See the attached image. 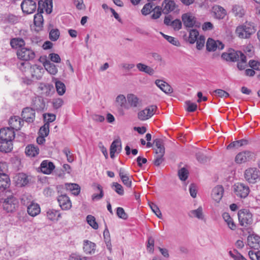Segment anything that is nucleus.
I'll list each match as a JSON object with an SVG mask.
<instances>
[{
    "label": "nucleus",
    "mask_w": 260,
    "mask_h": 260,
    "mask_svg": "<svg viewBox=\"0 0 260 260\" xmlns=\"http://www.w3.org/2000/svg\"><path fill=\"white\" fill-rule=\"evenodd\" d=\"M20 70L26 75H30L35 79H40L43 75V69L41 66L34 64L31 66L29 62H22L19 66Z\"/></svg>",
    "instance_id": "obj_1"
},
{
    "label": "nucleus",
    "mask_w": 260,
    "mask_h": 260,
    "mask_svg": "<svg viewBox=\"0 0 260 260\" xmlns=\"http://www.w3.org/2000/svg\"><path fill=\"white\" fill-rule=\"evenodd\" d=\"M153 144L155 146L154 164L159 166L164 161V154L165 148L164 140L162 139L157 138L154 140Z\"/></svg>",
    "instance_id": "obj_2"
},
{
    "label": "nucleus",
    "mask_w": 260,
    "mask_h": 260,
    "mask_svg": "<svg viewBox=\"0 0 260 260\" xmlns=\"http://www.w3.org/2000/svg\"><path fill=\"white\" fill-rule=\"evenodd\" d=\"M255 31L256 28L253 23L246 22L237 27L236 34L240 38L246 39L249 38Z\"/></svg>",
    "instance_id": "obj_3"
},
{
    "label": "nucleus",
    "mask_w": 260,
    "mask_h": 260,
    "mask_svg": "<svg viewBox=\"0 0 260 260\" xmlns=\"http://www.w3.org/2000/svg\"><path fill=\"white\" fill-rule=\"evenodd\" d=\"M2 203L4 209L8 213L15 211L19 206V200L15 196H8Z\"/></svg>",
    "instance_id": "obj_4"
},
{
    "label": "nucleus",
    "mask_w": 260,
    "mask_h": 260,
    "mask_svg": "<svg viewBox=\"0 0 260 260\" xmlns=\"http://www.w3.org/2000/svg\"><path fill=\"white\" fill-rule=\"evenodd\" d=\"M238 219L241 225L246 226L253 222L252 214L247 209L241 210L238 212Z\"/></svg>",
    "instance_id": "obj_5"
},
{
    "label": "nucleus",
    "mask_w": 260,
    "mask_h": 260,
    "mask_svg": "<svg viewBox=\"0 0 260 260\" xmlns=\"http://www.w3.org/2000/svg\"><path fill=\"white\" fill-rule=\"evenodd\" d=\"M17 55L21 60L28 61L34 59L36 54L32 49L23 47L17 50Z\"/></svg>",
    "instance_id": "obj_6"
},
{
    "label": "nucleus",
    "mask_w": 260,
    "mask_h": 260,
    "mask_svg": "<svg viewBox=\"0 0 260 260\" xmlns=\"http://www.w3.org/2000/svg\"><path fill=\"white\" fill-rule=\"evenodd\" d=\"M260 172L256 168H249L244 172L245 179L250 183H255L259 179Z\"/></svg>",
    "instance_id": "obj_7"
},
{
    "label": "nucleus",
    "mask_w": 260,
    "mask_h": 260,
    "mask_svg": "<svg viewBox=\"0 0 260 260\" xmlns=\"http://www.w3.org/2000/svg\"><path fill=\"white\" fill-rule=\"evenodd\" d=\"M155 105H151L138 113V118L141 121H145L150 118L154 114L157 109Z\"/></svg>",
    "instance_id": "obj_8"
},
{
    "label": "nucleus",
    "mask_w": 260,
    "mask_h": 260,
    "mask_svg": "<svg viewBox=\"0 0 260 260\" xmlns=\"http://www.w3.org/2000/svg\"><path fill=\"white\" fill-rule=\"evenodd\" d=\"M21 9L23 13L32 14L37 9V3L35 0H23L21 4Z\"/></svg>",
    "instance_id": "obj_9"
},
{
    "label": "nucleus",
    "mask_w": 260,
    "mask_h": 260,
    "mask_svg": "<svg viewBox=\"0 0 260 260\" xmlns=\"http://www.w3.org/2000/svg\"><path fill=\"white\" fill-rule=\"evenodd\" d=\"M21 202L23 205L27 206V212L30 216L35 217L40 213L41 209L38 204L32 201L28 204V202H25L24 198L21 199Z\"/></svg>",
    "instance_id": "obj_10"
},
{
    "label": "nucleus",
    "mask_w": 260,
    "mask_h": 260,
    "mask_svg": "<svg viewBox=\"0 0 260 260\" xmlns=\"http://www.w3.org/2000/svg\"><path fill=\"white\" fill-rule=\"evenodd\" d=\"M254 154L249 151L239 152L235 157V160L237 164H241L251 160Z\"/></svg>",
    "instance_id": "obj_11"
},
{
    "label": "nucleus",
    "mask_w": 260,
    "mask_h": 260,
    "mask_svg": "<svg viewBox=\"0 0 260 260\" xmlns=\"http://www.w3.org/2000/svg\"><path fill=\"white\" fill-rule=\"evenodd\" d=\"M243 53L241 51H236L234 50H230L229 52H224L222 54L221 57L227 61H237L239 60Z\"/></svg>",
    "instance_id": "obj_12"
},
{
    "label": "nucleus",
    "mask_w": 260,
    "mask_h": 260,
    "mask_svg": "<svg viewBox=\"0 0 260 260\" xmlns=\"http://www.w3.org/2000/svg\"><path fill=\"white\" fill-rule=\"evenodd\" d=\"M224 46L221 42L218 40L215 41L211 38H209L206 43V49L209 52L214 51L217 49L222 50Z\"/></svg>",
    "instance_id": "obj_13"
},
{
    "label": "nucleus",
    "mask_w": 260,
    "mask_h": 260,
    "mask_svg": "<svg viewBox=\"0 0 260 260\" xmlns=\"http://www.w3.org/2000/svg\"><path fill=\"white\" fill-rule=\"evenodd\" d=\"M15 138L14 131L10 127L3 128L0 129V140L9 141L12 142Z\"/></svg>",
    "instance_id": "obj_14"
},
{
    "label": "nucleus",
    "mask_w": 260,
    "mask_h": 260,
    "mask_svg": "<svg viewBox=\"0 0 260 260\" xmlns=\"http://www.w3.org/2000/svg\"><path fill=\"white\" fill-rule=\"evenodd\" d=\"M233 190L236 195H248L250 192L249 187L242 183L235 184Z\"/></svg>",
    "instance_id": "obj_15"
},
{
    "label": "nucleus",
    "mask_w": 260,
    "mask_h": 260,
    "mask_svg": "<svg viewBox=\"0 0 260 260\" xmlns=\"http://www.w3.org/2000/svg\"><path fill=\"white\" fill-rule=\"evenodd\" d=\"M247 245L254 249L260 248V237L255 234H250L247 240Z\"/></svg>",
    "instance_id": "obj_16"
},
{
    "label": "nucleus",
    "mask_w": 260,
    "mask_h": 260,
    "mask_svg": "<svg viewBox=\"0 0 260 260\" xmlns=\"http://www.w3.org/2000/svg\"><path fill=\"white\" fill-rule=\"evenodd\" d=\"M52 0H45L38 1V11L40 13L43 12L44 9L48 14H50L52 10Z\"/></svg>",
    "instance_id": "obj_17"
},
{
    "label": "nucleus",
    "mask_w": 260,
    "mask_h": 260,
    "mask_svg": "<svg viewBox=\"0 0 260 260\" xmlns=\"http://www.w3.org/2000/svg\"><path fill=\"white\" fill-rule=\"evenodd\" d=\"M21 116L23 121L32 122L35 118V112L32 108L27 107L23 110Z\"/></svg>",
    "instance_id": "obj_18"
},
{
    "label": "nucleus",
    "mask_w": 260,
    "mask_h": 260,
    "mask_svg": "<svg viewBox=\"0 0 260 260\" xmlns=\"http://www.w3.org/2000/svg\"><path fill=\"white\" fill-rule=\"evenodd\" d=\"M119 176L123 183L127 187H131L132 186V176L125 172L123 168H120L118 170Z\"/></svg>",
    "instance_id": "obj_19"
},
{
    "label": "nucleus",
    "mask_w": 260,
    "mask_h": 260,
    "mask_svg": "<svg viewBox=\"0 0 260 260\" xmlns=\"http://www.w3.org/2000/svg\"><path fill=\"white\" fill-rule=\"evenodd\" d=\"M23 124V120L21 119L19 116H15L12 117L9 121V124L10 126V128L14 130L18 131L21 128Z\"/></svg>",
    "instance_id": "obj_20"
},
{
    "label": "nucleus",
    "mask_w": 260,
    "mask_h": 260,
    "mask_svg": "<svg viewBox=\"0 0 260 260\" xmlns=\"http://www.w3.org/2000/svg\"><path fill=\"white\" fill-rule=\"evenodd\" d=\"M31 106L34 111H43L45 108V102L42 96H38L33 99Z\"/></svg>",
    "instance_id": "obj_21"
},
{
    "label": "nucleus",
    "mask_w": 260,
    "mask_h": 260,
    "mask_svg": "<svg viewBox=\"0 0 260 260\" xmlns=\"http://www.w3.org/2000/svg\"><path fill=\"white\" fill-rule=\"evenodd\" d=\"M54 168L55 166L53 163L48 160H43L40 165L41 172L45 174H50Z\"/></svg>",
    "instance_id": "obj_22"
},
{
    "label": "nucleus",
    "mask_w": 260,
    "mask_h": 260,
    "mask_svg": "<svg viewBox=\"0 0 260 260\" xmlns=\"http://www.w3.org/2000/svg\"><path fill=\"white\" fill-rule=\"evenodd\" d=\"M11 181L6 173L0 174V190L2 191L7 190L10 187Z\"/></svg>",
    "instance_id": "obj_23"
},
{
    "label": "nucleus",
    "mask_w": 260,
    "mask_h": 260,
    "mask_svg": "<svg viewBox=\"0 0 260 260\" xmlns=\"http://www.w3.org/2000/svg\"><path fill=\"white\" fill-rule=\"evenodd\" d=\"M14 179L16 185L19 187L24 186L29 182L27 176L24 173L17 174Z\"/></svg>",
    "instance_id": "obj_24"
},
{
    "label": "nucleus",
    "mask_w": 260,
    "mask_h": 260,
    "mask_svg": "<svg viewBox=\"0 0 260 260\" xmlns=\"http://www.w3.org/2000/svg\"><path fill=\"white\" fill-rule=\"evenodd\" d=\"M57 201L62 210H67L72 207V203L68 196H58Z\"/></svg>",
    "instance_id": "obj_25"
},
{
    "label": "nucleus",
    "mask_w": 260,
    "mask_h": 260,
    "mask_svg": "<svg viewBox=\"0 0 260 260\" xmlns=\"http://www.w3.org/2000/svg\"><path fill=\"white\" fill-rule=\"evenodd\" d=\"M182 20L186 27H192L195 24L196 18L190 13H185L182 15Z\"/></svg>",
    "instance_id": "obj_26"
},
{
    "label": "nucleus",
    "mask_w": 260,
    "mask_h": 260,
    "mask_svg": "<svg viewBox=\"0 0 260 260\" xmlns=\"http://www.w3.org/2000/svg\"><path fill=\"white\" fill-rule=\"evenodd\" d=\"M162 11L164 13H168L175 10L176 4L172 0H165L162 4Z\"/></svg>",
    "instance_id": "obj_27"
},
{
    "label": "nucleus",
    "mask_w": 260,
    "mask_h": 260,
    "mask_svg": "<svg viewBox=\"0 0 260 260\" xmlns=\"http://www.w3.org/2000/svg\"><path fill=\"white\" fill-rule=\"evenodd\" d=\"M155 83L157 86L165 93H171L173 92L172 88L167 83L160 80H156Z\"/></svg>",
    "instance_id": "obj_28"
},
{
    "label": "nucleus",
    "mask_w": 260,
    "mask_h": 260,
    "mask_svg": "<svg viewBox=\"0 0 260 260\" xmlns=\"http://www.w3.org/2000/svg\"><path fill=\"white\" fill-rule=\"evenodd\" d=\"M25 152L28 156L35 157L39 153V149L37 146L30 144L26 147Z\"/></svg>",
    "instance_id": "obj_29"
},
{
    "label": "nucleus",
    "mask_w": 260,
    "mask_h": 260,
    "mask_svg": "<svg viewBox=\"0 0 260 260\" xmlns=\"http://www.w3.org/2000/svg\"><path fill=\"white\" fill-rule=\"evenodd\" d=\"M10 45L12 48L19 49L24 47L25 43L22 38H15L11 40Z\"/></svg>",
    "instance_id": "obj_30"
},
{
    "label": "nucleus",
    "mask_w": 260,
    "mask_h": 260,
    "mask_svg": "<svg viewBox=\"0 0 260 260\" xmlns=\"http://www.w3.org/2000/svg\"><path fill=\"white\" fill-rule=\"evenodd\" d=\"M13 149L12 142L9 141H3L0 140V151L5 153H8L11 151Z\"/></svg>",
    "instance_id": "obj_31"
},
{
    "label": "nucleus",
    "mask_w": 260,
    "mask_h": 260,
    "mask_svg": "<svg viewBox=\"0 0 260 260\" xmlns=\"http://www.w3.org/2000/svg\"><path fill=\"white\" fill-rule=\"evenodd\" d=\"M212 9L215 17L218 19H223L226 15L225 10L221 6H215Z\"/></svg>",
    "instance_id": "obj_32"
},
{
    "label": "nucleus",
    "mask_w": 260,
    "mask_h": 260,
    "mask_svg": "<svg viewBox=\"0 0 260 260\" xmlns=\"http://www.w3.org/2000/svg\"><path fill=\"white\" fill-rule=\"evenodd\" d=\"M95 244L88 240L84 241L83 250L87 254H92L94 252Z\"/></svg>",
    "instance_id": "obj_33"
},
{
    "label": "nucleus",
    "mask_w": 260,
    "mask_h": 260,
    "mask_svg": "<svg viewBox=\"0 0 260 260\" xmlns=\"http://www.w3.org/2000/svg\"><path fill=\"white\" fill-rule=\"evenodd\" d=\"M188 215L191 218H197L200 220H203L204 219L203 209L201 207H199L196 210L190 211L188 213Z\"/></svg>",
    "instance_id": "obj_34"
},
{
    "label": "nucleus",
    "mask_w": 260,
    "mask_h": 260,
    "mask_svg": "<svg viewBox=\"0 0 260 260\" xmlns=\"http://www.w3.org/2000/svg\"><path fill=\"white\" fill-rule=\"evenodd\" d=\"M66 188L70 190L73 195H79L80 192V187L76 183H66Z\"/></svg>",
    "instance_id": "obj_35"
},
{
    "label": "nucleus",
    "mask_w": 260,
    "mask_h": 260,
    "mask_svg": "<svg viewBox=\"0 0 260 260\" xmlns=\"http://www.w3.org/2000/svg\"><path fill=\"white\" fill-rule=\"evenodd\" d=\"M137 69L141 72H144L149 75H152L154 73V70L149 66L142 63H139L136 65Z\"/></svg>",
    "instance_id": "obj_36"
},
{
    "label": "nucleus",
    "mask_w": 260,
    "mask_h": 260,
    "mask_svg": "<svg viewBox=\"0 0 260 260\" xmlns=\"http://www.w3.org/2000/svg\"><path fill=\"white\" fill-rule=\"evenodd\" d=\"M47 216L50 220H58L61 217V215L58 211L49 209L47 211Z\"/></svg>",
    "instance_id": "obj_37"
},
{
    "label": "nucleus",
    "mask_w": 260,
    "mask_h": 260,
    "mask_svg": "<svg viewBox=\"0 0 260 260\" xmlns=\"http://www.w3.org/2000/svg\"><path fill=\"white\" fill-rule=\"evenodd\" d=\"M44 66L46 71L50 74L55 75L57 73L58 70L56 66L49 61H46L44 63Z\"/></svg>",
    "instance_id": "obj_38"
},
{
    "label": "nucleus",
    "mask_w": 260,
    "mask_h": 260,
    "mask_svg": "<svg viewBox=\"0 0 260 260\" xmlns=\"http://www.w3.org/2000/svg\"><path fill=\"white\" fill-rule=\"evenodd\" d=\"M222 217L230 229L232 230H235L236 229V224L228 213H224L222 214Z\"/></svg>",
    "instance_id": "obj_39"
},
{
    "label": "nucleus",
    "mask_w": 260,
    "mask_h": 260,
    "mask_svg": "<svg viewBox=\"0 0 260 260\" xmlns=\"http://www.w3.org/2000/svg\"><path fill=\"white\" fill-rule=\"evenodd\" d=\"M127 100L128 104L132 107H137L139 104V98L134 94H128L127 95Z\"/></svg>",
    "instance_id": "obj_40"
},
{
    "label": "nucleus",
    "mask_w": 260,
    "mask_h": 260,
    "mask_svg": "<svg viewBox=\"0 0 260 260\" xmlns=\"http://www.w3.org/2000/svg\"><path fill=\"white\" fill-rule=\"evenodd\" d=\"M248 144V141L245 139H241L238 141H235L231 143L227 147L229 149L232 148H239L240 147L246 145Z\"/></svg>",
    "instance_id": "obj_41"
},
{
    "label": "nucleus",
    "mask_w": 260,
    "mask_h": 260,
    "mask_svg": "<svg viewBox=\"0 0 260 260\" xmlns=\"http://www.w3.org/2000/svg\"><path fill=\"white\" fill-rule=\"evenodd\" d=\"M52 88V86L43 83H40L38 87L39 89L42 91L41 94L45 96H48L50 94Z\"/></svg>",
    "instance_id": "obj_42"
},
{
    "label": "nucleus",
    "mask_w": 260,
    "mask_h": 260,
    "mask_svg": "<svg viewBox=\"0 0 260 260\" xmlns=\"http://www.w3.org/2000/svg\"><path fill=\"white\" fill-rule=\"evenodd\" d=\"M55 83L57 93L59 95H62L65 93L66 90L64 84L59 80L56 81Z\"/></svg>",
    "instance_id": "obj_43"
},
{
    "label": "nucleus",
    "mask_w": 260,
    "mask_h": 260,
    "mask_svg": "<svg viewBox=\"0 0 260 260\" xmlns=\"http://www.w3.org/2000/svg\"><path fill=\"white\" fill-rule=\"evenodd\" d=\"M233 12L235 15L239 18L242 17L245 14V10L239 5H235L233 8Z\"/></svg>",
    "instance_id": "obj_44"
},
{
    "label": "nucleus",
    "mask_w": 260,
    "mask_h": 260,
    "mask_svg": "<svg viewBox=\"0 0 260 260\" xmlns=\"http://www.w3.org/2000/svg\"><path fill=\"white\" fill-rule=\"evenodd\" d=\"M199 36V33L196 29H191L189 31V36L188 38V41L190 44H193L197 40L198 37Z\"/></svg>",
    "instance_id": "obj_45"
},
{
    "label": "nucleus",
    "mask_w": 260,
    "mask_h": 260,
    "mask_svg": "<svg viewBox=\"0 0 260 260\" xmlns=\"http://www.w3.org/2000/svg\"><path fill=\"white\" fill-rule=\"evenodd\" d=\"M154 5L152 3H148L146 4L141 10L142 14L144 16H147L152 12Z\"/></svg>",
    "instance_id": "obj_46"
},
{
    "label": "nucleus",
    "mask_w": 260,
    "mask_h": 260,
    "mask_svg": "<svg viewBox=\"0 0 260 260\" xmlns=\"http://www.w3.org/2000/svg\"><path fill=\"white\" fill-rule=\"evenodd\" d=\"M86 221L87 223L90 225L93 229L97 230L99 228L98 223L95 220V218L91 215H88L86 217Z\"/></svg>",
    "instance_id": "obj_47"
},
{
    "label": "nucleus",
    "mask_w": 260,
    "mask_h": 260,
    "mask_svg": "<svg viewBox=\"0 0 260 260\" xmlns=\"http://www.w3.org/2000/svg\"><path fill=\"white\" fill-rule=\"evenodd\" d=\"M60 36L59 30L57 28H52L50 30L49 38L52 41H57Z\"/></svg>",
    "instance_id": "obj_48"
},
{
    "label": "nucleus",
    "mask_w": 260,
    "mask_h": 260,
    "mask_svg": "<svg viewBox=\"0 0 260 260\" xmlns=\"http://www.w3.org/2000/svg\"><path fill=\"white\" fill-rule=\"evenodd\" d=\"M237 67L240 70H243L245 69L247 66L246 56L243 54L239 58V60L237 61Z\"/></svg>",
    "instance_id": "obj_49"
},
{
    "label": "nucleus",
    "mask_w": 260,
    "mask_h": 260,
    "mask_svg": "<svg viewBox=\"0 0 260 260\" xmlns=\"http://www.w3.org/2000/svg\"><path fill=\"white\" fill-rule=\"evenodd\" d=\"M121 149V144L120 141L117 139L114 140L110 146V150L116 152L118 150L120 151Z\"/></svg>",
    "instance_id": "obj_50"
},
{
    "label": "nucleus",
    "mask_w": 260,
    "mask_h": 260,
    "mask_svg": "<svg viewBox=\"0 0 260 260\" xmlns=\"http://www.w3.org/2000/svg\"><path fill=\"white\" fill-rule=\"evenodd\" d=\"M148 204L149 207L157 217L160 219L162 218V214L158 207L152 202L149 201Z\"/></svg>",
    "instance_id": "obj_51"
},
{
    "label": "nucleus",
    "mask_w": 260,
    "mask_h": 260,
    "mask_svg": "<svg viewBox=\"0 0 260 260\" xmlns=\"http://www.w3.org/2000/svg\"><path fill=\"white\" fill-rule=\"evenodd\" d=\"M35 25L39 27H41L43 25V18L41 14L38 13L34 15V19Z\"/></svg>",
    "instance_id": "obj_52"
},
{
    "label": "nucleus",
    "mask_w": 260,
    "mask_h": 260,
    "mask_svg": "<svg viewBox=\"0 0 260 260\" xmlns=\"http://www.w3.org/2000/svg\"><path fill=\"white\" fill-rule=\"evenodd\" d=\"M160 34L162 35V36L164 37V38L165 39H166L171 44H172L175 46H179L180 45V42L176 38H175L173 37H171V36L166 35L162 32H160Z\"/></svg>",
    "instance_id": "obj_53"
},
{
    "label": "nucleus",
    "mask_w": 260,
    "mask_h": 260,
    "mask_svg": "<svg viewBox=\"0 0 260 260\" xmlns=\"http://www.w3.org/2000/svg\"><path fill=\"white\" fill-rule=\"evenodd\" d=\"M186 106V110L189 112H193L195 111L198 107L196 103H192L189 101H187L185 103Z\"/></svg>",
    "instance_id": "obj_54"
},
{
    "label": "nucleus",
    "mask_w": 260,
    "mask_h": 260,
    "mask_svg": "<svg viewBox=\"0 0 260 260\" xmlns=\"http://www.w3.org/2000/svg\"><path fill=\"white\" fill-rule=\"evenodd\" d=\"M49 133V124L45 123L44 125L41 126L39 130L40 136L47 137Z\"/></svg>",
    "instance_id": "obj_55"
},
{
    "label": "nucleus",
    "mask_w": 260,
    "mask_h": 260,
    "mask_svg": "<svg viewBox=\"0 0 260 260\" xmlns=\"http://www.w3.org/2000/svg\"><path fill=\"white\" fill-rule=\"evenodd\" d=\"M188 175V170L185 168H182L178 171V176L180 180L185 181L187 179Z\"/></svg>",
    "instance_id": "obj_56"
},
{
    "label": "nucleus",
    "mask_w": 260,
    "mask_h": 260,
    "mask_svg": "<svg viewBox=\"0 0 260 260\" xmlns=\"http://www.w3.org/2000/svg\"><path fill=\"white\" fill-rule=\"evenodd\" d=\"M223 193L224 188L221 185H216L212 190V195H223Z\"/></svg>",
    "instance_id": "obj_57"
},
{
    "label": "nucleus",
    "mask_w": 260,
    "mask_h": 260,
    "mask_svg": "<svg viewBox=\"0 0 260 260\" xmlns=\"http://www.w3.org/2000/svg\"><path fill=\"white\" fill-rule=\"evenodd\" d=\"M153 14L151 16L152 19H157L160 17L161 15V9L159 6L155 7L153 11Z\"/></svg>",
    "instance_id": "obj_58"
},
{
    "label": "nucleus",
    "mask_w": 260,
    "mask_h": 260,
    "mask_svg": "<svg viewBox=\"0 0 260 260\" xmlns=\"http://www.w3.org/2000/svg\"><path fill=\"white\" fill-rule=\"evenodd\" d=\"M44 120L46 122V123H49L54 121L56 119L55 114L51 113H45L43 114Z\"/></svg>",
    "instance_id": "obj_59"
},
{
    "label": "nucleus",
    "mask_w": 260,
    "mask_h": 260,
    "mask_svg": "<svg viewBox=\"0 0 260 260\" xmlns=\"http://www.w3.org/2000/svg\"><path fill=\"white\" fill-rule=\"evenodd\" d=\"M113 190H115L119 194H123V189L121 184L114 182L112 186Z\"/></svg>",
    "instance_id": "obj_60"
},
{
    "label": "nucleus",
    "mask_w": 260,
    "mask_h": 260,
    "mask_svg": "<svg viewBox=\"0 0 260 260\" xmlns=\"http://www.w3.org/2000/svg\"><path fill=\"white\" fill-rule=\"evenodd\" d=\"M196 42H197V48L198 50H201L204 46L205 38L203 36H200L198 38Z\"/></svg>",
    "instance_id": "obj_61"
},
{
    "label": "nucleus",
    "mask_w": 260,
    "mask_h": 260,
    "mask_svg": "<svg viewBox=\"0 0 260 260\" xmlns=\"http://www.w3.org/2000/svg\"><path fill=\"white\" fill-rule=\"evenodd\" d=\"M116 214L118 217L123 219H126L128 218L127 214L125 212L124 209L121 207H118L117 208Z\"/></svg>",
    "instance_id": "obj_62"
},
{
    "label": "nucleus",
    "mask_w": 260,
    "mask_h": 260,
    "mask_svg": "<svg viewBox=\"0 0 260 260\" xmlns=\"http://www.w3.org/2000/svg\"><path fill=\"white\" fill-rule=\"evenodd\" d=\"M154 240L153 238L150 237L148 239L147 248L149 252L153 253L154 251Z\"/></svg>",
    "instance_id": "obj_63"
},
{
    "label": "nucleus",
    "mask_w": 260,
    "mask_h": 260,
    "mask_svg": "<svg viewBox=\"0 0 260 260\" xmlns=\"http://www.w3.org/2000/svg\"><path fill=\"white\" fill-rule=\"evenodd\" d=\"M229 254L234 260H247L242 255L238 253L237 251H236V254L233 253L232 251H230Z\"/></svg>",
    "instance_id": "obj_64"
}]
</instances>
